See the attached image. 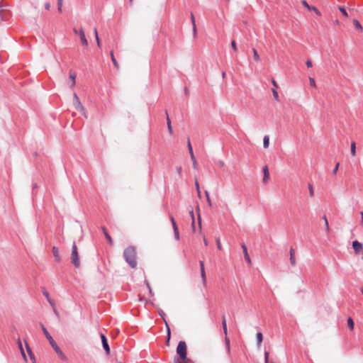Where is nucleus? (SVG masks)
I'll return each mask as SVG.
<instances>
[{"mask_svg": "<svg viewBox=\"0 0 363 363\" xmlns=\"http://www.w3.org/2000/svg\"><path fill=\"white\" fill-rule=\"evenodd\" d=\"M123 257L130 268L136 269L138 265L137 253L134 246L130 245L124 250Z\"/></svg>", "mask_w": 363, "mask_h": 363, "instance_id": "obj_1", "label": "nucleus"}, {"mask_svg": "<svg viewBox=\"0 0 363 363\" xmlns=\"http://www.w3.org/2000/svg\"><path fill=\"white\" fill-rule=\"evenodd\" d=\"M41 328H42V330H43L45 336L49 341L50 345H51L52 349L55 350V352L57 354L58 357L61 359L66 361L67 357L62 352V351L60 350V348L58 347V345H57L55 341L53 340L52 337L50 335V334L48 333V330L45 328V327L43 324H41Z\"/></svg>", "mask_w": 363, "mask_h": 363, "instance_id": "obj_2", "label": "nucleus"}, {"mask_svg": "<svg viewBox=\"0 0 363 363\" xmlns=\"http://www.w3.org/2000/svg\"><path fill=\"white\" fill-rule=\"evenodd\" d=\"M71 262L75 268L80 267L79 255L76 242H74L72 246Z\"/></svg>", "mask_w": 363, "mask_h": 363, "instance_id": "obj_3", "label": "nucleus"}, {"mask_svg": "<svg viewBox=\"0 0 363 363\" xmlns=\"http://www.w3.org/2000/svg\"><path fill=\"white\" fill-rule=\"evenodd\" d=\"M186 342L184 341H180L177 347V353L182 361L186 359Z\"/></svg>", "mask_w": 363, "mask_h": 363, "instance_id": "obj_4", "label": "nucleus"}, {"mask_svg": "<svg viewBox=\"0 0 363 363\" xmlns=\"http://www.w3.org/2000/svg\"><path fill=\"white\" fill-rule=\"evenodd\" d=\"M222 326H223V332H224V333L225 335V345L227 352L229 354L230 352V340L227 337L228 329H227V323H226V319H225V315H223V317H222Z\"/></svg>", "mask_w": 363, "mask_h": 363, "instance_id": "obj_5", "label": "nucleus"}, {"mask_svg": "<svg viewBox=\"0 0 363 363\" xmlns=\"http://www.w3.org/2000/svg\"><path fill=\"white\" fill-rule=\"evenodd\" d=\"M73 104H74V108L78 110V111H84V106H82L77 94L76 93L74 94V101H73Z\"/></svg>", "mask_w": 363, "mask_h": 363, "instance_id": "obj_6", "label": "nucleus"}, {"mask_svg": "<svg viewBox=\"0 0 363 363\" xmlns=\"http://www.w3.org/2000/svg\"><path fill=\"white\" fill-rule=\"evenodd\" d=\"M100 336H101V342H102L103 348L106 351V353L107 354H109V353H110V347H109V345H108V343L107 338L105 336V335H104L102 333L101 334Z\"/></svg>", "mask_w": 363, "mask_h": 363, "instance_id": "obj_7", "label": "nucleus"}, {"mask_svg": "<svg viewBox=\"0 0 363 363\" xmlns=\"http://www.w3.org/2000/svg\"><path fill=\"white\" fill-rule=\"evenodd\" d=\"M301 4L308 11H313L318 16L321 15L320 12L316 7L309 6V4L307 3V1L306 0H301Z\"/></svg>", "mask_w": 363, "mask_h": 363, "instance_id": "obj_8", "label": "nucleus"}, {"mask_svg": "<svg viewBox=\"0 0 363 363\" xmlns=\"http://www.w3.org/2000/svg\"><path fill=\"white\" fill-rule=\"evenodd\" d=\"M79 35L82 44L84 46L87 47L88 46V40L86 38L85 33H84V30H83V28H80L79 30Z\"/></svg>", "mask_w": 363, "mask_h": 363, "instance_id": "obj_9", "label": "nucleus"}, {"mask_svg": "<svg viewBox=\"0 0 363 363\" xmlns=\"http://www.w3.org/2000/svg\"><path fill=\"white\" fill-rule=\"evenodd\" d=\"M187 145H188V149H189V154H190V156H191V160L193 162V166H194V167H196V160L195 156L194 155L192 147H191V142H190L189 139H188Z\"/></svg>", "mask_w": 363, "mask_h": 363, "instance_id": "obj_10", "label": "nucleus"}, {"mask_svg": "<svg viewBox=\"0 0 363 363\" xmlns=\"http://www.w3.org/2000/svg\"><path fill=\"white\" fill-rule=\"evenodd\" d=\"M241 247H242V251H243V254H244V257H245V261L248 263V264H251V259H250V257L248 255V252H247V247L246 246V245L245 243H242L241 244Z\"/></svg>", "mask_w": 363, "mask_h": 363, "instance_id": "obj_11", "label": "nucleus"}, {"mask_svg": "<svg viewBox=\"0 0 363 363\" xmlns=\"http://www.w3.org/2000/svg\"><path fill=\"white\" fill-rule=\"evenodd\" d=\"M352 247L356 254L359 253L362 250V244L357 240L352 242Z\"/></svg>", "mask_w": 363, "mask_h": 363, "instance_id": "obj_12", "label": "nucleus"}, {"mask_svg": "<svg viewBox=\"0 0 363 363\" xmlns=\"http://www.w3.org/2000/svg\"><path fill=\"white\" fill-rule=\"evenodd\" d=\"M52 254H53L55 261L57 262H60L62 259H61V257L59 253L58 247H57L55 246L52 247Z\"/></svg>", "mask_w": 363, "mask_h": 363, "instance_id": "obj_13", "label": "nucleus"}, {"mask_svg": "<svg viewBox=\"0 0 363 363\" xmlns=\"http://www.w3.org/2000/svg\"><path fill=\"white\" fill-rule=\"evenodd\" d=\"M199 265H200V269H201V276L202 280L204 283L206 281V275L203 262L201 260L199 261Z\"/></svg>", "mask_w": 363, "mask_h": 363, "instance_id": "obj_14", "label": "nucleus"}, {"mask_svg": "<svg viewBox=\"0 0 363 363\" xmlns=\"http://www.w3.org/2000/svg\"><path fill=\"white\" fill-rule=\"evenodd\" d=\"M157 312H158V314L160 315V316L164 320V323H165V325L167 328V333H168V336L169 337L170 336V330H169V328L168 327V325H167V321L165 320V317H166V314L160 308H158L157 309Z\"/></svg>", "mask_w": 363, "mask_h": 363, "instance_id": "obj_15", "label": "nucleus"}, {"mask_svg": "<svg viewBox=\"0 0 363 363\" xmlns=\"http://www.w3.org/2000/svg\"><path fill=\"white\" fill-rule=\"evenodd\" d=\"M101 230H102V231L104 234V236L106 238L108 242L109 243V245H113V240H112L111 237L110 236V235L108 234V233L107 232L106 228L103 226V227H101Z\"/></svg>", "mask_w": 363, "mask_h": 363, "instance_id": "obj_16", "label": "nucleus"}, {"mask_svg": "<svg viewBox=\"0 0 363 363\" xmlns=\"http://www.w3.org/2000/svg\"><path fill=\"white\" fill-rule=\"evenodd\" d=\"M46 298H47L48 301L50 304V306L52 307V309H53V311H54L55 314L57 316H58L59 313H58L57 310L55 308L54 300L52 298L51 296H46Z\"/></svg>", "mask_w": 363, "mask_h": 363, "instance_id": "obj_17", "label": "nucleus"}, {"mask_svg": "<svg viewBox=\"0 0 363 363\" xmlns=\"http://www.w3.org/2000/svg\"><path fill=\"white\" fill-rule=\"evenodd\" d=\"M191 21L192 26H193L192 30H193L194 38H196V33H197V30H196V22H195V18L192 13H191Z\"/></svg>", "mask_w": 363, "mask_h": 363, "instance_id": "obj_18", "label": "nucleus"}, {"mask_svg": "<svg viewBox=\"0 0 363 363\" xmlns=\"http://www.w3.org/2000/svg\"><path fill=\"white\" fill-rule=\"evenodd\" d=\"M26 350H27L28 354V355L30 357V359H31L32 362L33 363H36V359H35V355L33 353L31 349L30 348V347L28 346V344H26Z\"/></svg>", "mask_w": 363, "mask_h": 363, "instance_id": "obj_19", "label": "nucleus"}, {"mask_svg": "<svg viewBox=\"0 0 363 363\" xmlns=\"http://www.w3.org/2000/svg\"><path fill=\"white\" fill-rule=\"evenodd\" d=\"M165 113L167 115V123L168 130H169L170 134H172L173 133V130H172V125H171V121L169 119L167 111H165Z\"/></svg>", "mask_w": 363, "mask_h": 363, "instance_id": "obj_20", "label": "nucleus"}, {"mask_svg": "<svg viewBox=\"0 0 363 363\" xmlns=\"http://www.w3.org/2000/svg\"><path fill=\"white\" fill-rule=\"evenodd\" d=\"M110 55H111V61H112L115 68L118 69L119 68V65H118L117 60H116V58L114 57V54H113V51H111Z\"/></svg>", "mask_w": 363, "mask_h": 363, "instance_id": "obj_21", "label": "nucleus"}, {"mask_svg": "<svg viewBox=\"0 0 363 363\" xmlns=\"http://www.w3.org/2000/svg\"><path fill=\"white\" fill-rule=\"evenodd\" d=\"M76 73L73 71H69V79L72 81V86L75 85Z\"/></svg>", "mask_w": 363, "mask_h": 363, "instance_id": "obj_22", "label": "nucleus"}, {"mask_svg": "<svg viewBox=\"0 0 363 363\" xmlns=\"http://www.w3.org/2000/svg\"><path fill=\"white\" fill-rule=\"evenodd\" d=\"M323 220H324L325 231L327 233H329L330 227H329V223H328V219H327V217L325 215H324L323 216Z\"/></svg>", "mask_w": 363, "mask_h": 363, "instance_id": "obj_23", "label": "nucleus"}, {"mask_svg": "<svg viewBox=\"0 0 363 363\" xmlns=\"http://www.w3.org/2000/svg\"><path fill=\"white\" fill-rule=\"evenodd\" d=\"M252 53H253L254 60L257 62H260L261 61L260 57L255 48L252 49Z\"/></svg>", "mask_w": 363, "mask_h": 363, "instance_id": "obj_24", "label": "nucleus"}, {"mask_svg": "<svg viewBox=\"0 0 363 363\" xmlns=\"http://www.w3.org/2000/svg\"><path fill=\"white\" fill-rule=\"evenodd\" d=\"M347 326L350 328V330H352L354 329V323L351 317H349L347 318Z\"/></svg>", "mask_w": 363, "mask_h": 363, "instance_id": "obj_25", "label": "nucleus"}, {"mask_svg": "<svg viewBox=\"0 0 363 363\" xmlns=\"http://www.w3.org/2000/svg\"><path fill=\"white\" fill-rule=\"evenodd\" d=\"M269 144V135H265L263 138V147L264 148H267Z\"/></svg>", "mask_w": 363, "mask_h": 363, "instance_id": "obj_26", "label": "nucleus"}, {"mask_svg": "<svg viewBox=\"0 0 363 363\" xmlns=\"http://www.w3.org/2000/svg\"><path fill=\"white\" fill-rule=\"evenodd\" d=\"M169 219H170V220L172 222L173 230H178L177 225L176 221H175V220H174V218L172 215L169 216Z\"/></svg>", "mask_w": 363, "mask_h": 363, "instance_id": "obj_27", "label": "nucleus"}, {"mask_svg": "<svg viewBox=\"0 0 363 363\" xmlns=\"http://www.w3.org/2000/svg\"><path fill=\"white\" fill-rule=\"evenodd\" d=\"M262 339H263V336H262V333L259 332L257 333V345H260L262 342Z\"/></svg>", "mask_w": 363, "mask_h": 363, "instance_id": "obj_28", "label": "nucleus"}, {"mask_svg": "<svg viewBox=\"0 0 363 363\" xmlns=\"http://www.w3.org/2000/svg\"><path fill=\"white\" fill-rule=\"evenodd\" d=\"M351 155L352 156L356 155V143H355V142H352L351 143Z\"/></svg>", "mask_w": 363, "mask_h": 363, "instance_id": "obj_29", "label": "nucleus"}, {"mask_svg": "<svg viewBox=\"0 0 363 363\" xmlns=\"http://www.w3.org/2000/svg\"><path fill=\"white\" fill-rule=\"evenodd\" d=\"M308 190H309V194H310V196L311 197H313L314 196V190H313V185L311 184H308Z\"/></svg>", "mask_w": 363, "mask_h": 363, "instance_id": "obj_30", "label": "nucleus"}, {"mask_svg": "<svg viewBox=\"0 0 363 363\" xmlns=\"http://www.w3.org/2000/svg\"><path fill=\"white\" fill-rule=\"evenodd\" d=\"M205 195H206V201H207L208 206H212V203H211V199H210V196H209V193H208V191H205Z\"/></svg>", "mask_w": 363, "mask_h": 363, "instance_id": "obj_31", "label": "nucleus"}, {"mask_svg": "<svg viewBox=\"0 0 363 363\" xmlns=\"http://www.w3.org/2000/svg\"><path fill=\"white\" fill-rule=\"evenodd\" d=\"M338 9H339L340 11L342 13L343 16H345V17L348 16L347 12L343 6H340L338 7Z\"/></svg>", "mask_w": 363, "mask_h": 363, "instance_id": "obj_32", "label": "nucleus"}, {"mask_svg": "<svg viewBox=\"0 0 363 363\" xmlns=\"http://www.w3.org/2000/svg\"><path fill=\"white\" fill-rule=\"evenodd\" d=\"M353 23H354V26H355V28L357 29H359V30H362V27L360 23L359 22V21L354 20L353 21Z\"/></svg>", "mask_w": 363, "mask_h": 363, "instance_id": "obj_33", "label": "nucleus"}, {"mask_svg": "<svg viewBox=\"0 0 363 363\" xmlns=\"http://www.w3.org/2000/svg\"><path fill=\"white\" fill-rule=\"evenodd\" d=\"M63 0H57V10L60 13H62Z\"/></svg>", "mask_w": 363, "mask_h": 363, "instance_id": "obj_34", "label": "nucleus"}, {"mask_svg": "<svg viewBox=\"0 0 363 363\" xmlns=\"http://www.w3.org/2000/svg\"><path fill=\"white\" fill-rule=\"evenodd\" d=\"M138 301L140 302H145V303H150L152 304V303L150 301L147 300L144 296H139Z\"/></svg>", "mask_w": 363, "mask_h": 363, "instance_id": "obj_35", "label": "nucleus"}, {"mask_svg": "<svg viewBox=\"0 0 363 363\" xmlns=\"http://www.w3.org/2000/svg\"><path fill=\"white\" fill-rule=\"evenodd\" d=\"M290 263L292 266L296 265V262L295 255L290 256Z\"/></svg>", "mask_w": 363, "mask_h": 363, "instance_id": "obj_36", "label": "nucleus"}, {"mask_svg": "<svg viewBox=\"0 0 363 363\" xmlns=\"http://www.w3.org/2000/svg\"><path fill=\"white\" fill-rule=\"evenodd\" d=\"M272 93H273V96H274V99L277 101H279L278 92L277 91V90L275 89H272Z\"/></svg>", "mask_w": 363, "mask_h": 363, "instance_id": "obj_37", "label": "nucleus"}, {"mask_svg": "<svg viewBox=\"0 0 363 363\" xmlns=\"http://www.w3.org/2000/svg\"><path fill=\"white\" fill-rule=\"evenodd\" d=\"M190 214L191 216V218H192V228L194 230L195 229V221H194V211L193 210L190 211Z\"/></svg>", "mask_w": 363, "mask_h": 363, "instance_id": "obj_38", "label": "nucleus"}, {"mask_svg": "<svg viewBox=\"0 0 363 363\" xmlns=\"http://www.w3.org/2000/svg\"><path fill=\"white\" fill-rule=\"evenodd\" d=\"M309 82H310V85L311 86H313V87H315L316 86L315 81V79L313 77H309Z\"/></svg>", "mask_w": 363, "mask_h": 363, "instance_id": "obj_39", "label": "nucleus"}, {"mask_svg": "<svg viewBox=\"0 0 363 363\" xmlns=\"http://www.w3.org/2000/svg\"><path fill=\"white\" fill-rule=\"evenodd\" d=\"M231 47H232V48L233 49L234 51L236 52L238 50L236 42L235 40H232V42H231Z\"/></svg>", "mask_w": 363, "mask_h": 363, "instance_id": "obj_40", "label": "nucleus"}, {"mask_svg": "<svg viewBox=\"0 0 363 363\" xmlns=\"http://www.w3.org/2000/svg\"><path fill=\"white\" fill-rule=\"evenodd\" d=\"M195 186H196V189L197 193H198L199 196H200L201 195V191H200L199 184V182H198L197 180H196Z\"/></svg>", "mask_w": 363, "mask_h": 363, "instance_id": "obj_41", "label": "nucleus"}, {"mask_svg": "<svg viewBox=\"0 0 363 363\" xmlns=\"http://www.w3.org/2000/svg\"><path fill=\"white\" fill-rule=\"evenodd\" d=\"M174 238H175L177 240H179V230H174Z\"/></svg>", "mask_w": 363, "mask_h": 363, "instance_id": "obj_42", "label": "nucleus"}, {"mask_svg": "<svg viewBox=\"0 0 363 363\" xmlns=\"http://www.w3.org/2000/svg\"><path fill=\"white\" fill-rule=\"evenodd\" d=\"M19 349L21 350V353L22 357H23V359L25 360H26V356L25 352H24V350L23 349V346L19 347Z\"/></svg>", "mask_w": 363, "mask_h": 363, "instance_id": "obj_43", "label": "nucleus"}, {"mask_svg": "<svg viewBox=\"0 0 363 363\" xmlns=\"http://www.w3.org/2000/svg\"><path fill=\"white\" fill-rule=\"evenodd\" d=\"M264 363H269V352H264Z\"/></svg>", "mask_w": 363, "mask_h": 363, "instance_id": "obj_44", "label": "nucleus"}, {"mask_svg": "<svg viewBox=\"0 0 363 363\" xmlns=\"http://www.w3.org/2000/svg\"><path fill=\"white\" fill-rule=\"evenodd\" d=\"M269 177V174H265L263 177V182L267 183Z\"/></svg>", "mask_w": 363, "mask_h": 363, "instance_id": "obj_45", "label": "nucleus"}, {"mask_svg": "<svg viewBox=\"0 0 363 363\" xmlns=\"http://www.w3.org/2000/svg\"><path fill=\"white\" fill-rule=\"evenodd\" d=\"M338 168H339V163L337 162V163L336 164V165H335V168H334L333 171V174H337V171H338Z\"/></svg>", "mask_w": 363, "mask_h": 363, "instance_id": "obj_46", "label": "nucleus"}, {"mask_svg": "<svg viewBox=\"0 0 363 363\" xmlns=\"http://www.w3.org/2000/svg\"><path fill=\"white\" fill-rule=\"evenodd\" d=\"M216 245H217V247L218 248V250H222V246H221V244H220V239H217L216 240Z\"/></svg>", "mask_w": 363, "mask_h": 363, "instance_id": "obj_47", "label": "nucleus"}, {"mask_svg": "<svg viewBox=\"0 0 363 363\" xmlns=\"http://www.w3.org/2000/svg\"><path fill=\"white\" fill-rule=\"evenodd\" d=\"M263 173H264V174H269V169H268V167H267V166H264V167H263Z\"/></svg>", "mask_w": 363, "mask_h": 363, "instance_id": "obj_48", "label": "nucleus"}, {"mask_svg": "<svg viewBox=\"0 0 363 363\" xmlns=\"http://www.w3.org/2000/svg\"><path fill=\"white\" fill-rule=\"evenodd\" d=\"M272 84H273V86L274 87V89H276L277 88H278L277 83V82L274 79H272Z\"/></svg>", "mask_w": 363, "mask_h": 363, "instance_id": "obj_49", "label": "nucleus"}, {"mask_svg": "<svg viewBox=\"0 0 363 363\" xmlns=\"http://www.w3.org/2000/svg\"><path fill=\"white\" fill-rule=\"evenodd\" d=\"M45 9L46 10H50V2H46L45 4Z\"/></svg>", "mask_w": 363, "mask_h": 363, "instance_id": "obj_50", "label": "nucleus"}, {"mask_svg": "<svg viewBox=\"0 0 363 363\" xmlns=\"http://www.w3.org/2000/svg\"><path fill=\"white\" fill-rule=\"evenodd\" d=\"M182 167H177V173H178L179 175H181V174H182Z\"/></svg>", "mask_w": 363, "mask_h": 363, "instance_id": "obj_51", "label": "nucleus"}, {"mask_svg": "<svg viewBox=\"0 0 363 363\" xmlns=\"http://www.w3.org/2000/svg\"><path fill=\"white\" fill-rule=\"evenodd\" d=\"M312 65H312V62H311V60H308V61L306 62V66H307L308 67H312Z\"/></svg>", "mask_w": 363, "mask_h": 363, "instance_id": "obj_52", "label": "nucleus"}, {"mask_svg": "<svg viewBox=\"0 0 363 363\" xmlns=\"http://www.w3.org/2000/svg\"><path fill=\"white\" fill-rule=\"evenodd\" d=\"M96 43H97V45L98 47H101V41H100V39L99 37L96 38Z\"/></svg>", "mask_w": 363, "mask_h": 363, "instance_id": "obj_53", "label": "nucleus"}, {"mask_svg": "<svg viewBox=\"0 0 363 363\" xmlns=\"http://www.w3.org/2000/svg\"><path fill=\"white\" fill-rule=\"evenodd\" d=\"M289 254H290V256L295 255L294 250L293 249V247H291Z\"/></svg>", "mask_w": 363, "mask_h": 363, "instance_id": "obj_54", "label": "nucleus"}, {"mask_svg": "<svg viewBox=\"0 0 363 363\" xmlns=\"http://www.w3.org/2000/svg\"><path fill=\"white\" fill-rule=\"evenodd\" d=\"M361 216V225L363 227V211L360 212Z\"/></svg>", "mask_w": 363, "mask_h": 363, "instance_id": "obj_55", "label": "nucleus"}, {"mask_svg": "<svg viewBox=\"0 0 363 363\" xmlns=\"http://www.w3.org/2000/svg\"><path fill=\"white\" fill-rule=\"evenodd\" d=\"M218 164H219V166H220V167H223V166L225 165L224 162H223V161H222V160L218 161Z\"/></svg>", "mask_w": 363, "mask_h": 363, "instance_id": "obj_56", "label": "nucleus"}, {"mask_svg": "<svg viewBox=\"0 0 363 363\" xmlns=\"http://www.w3.org/2000/svg\"><path fill=\"white\" fill-rule=\"evenodd\" d=\"M94 32L95 38L99 37L98 31H97V29L96 28L94 29Z\"/></svg>", "mask_w": 363, "mask_h": 363, "instance_id": "obj_57", "label": "nucleus"}, {"mask_svg": "<svg viewBox=\"0 0 363 363\" xmlns=\"http://www.w3.org/2000/svg\"><path fill=\"white\" fill-rule=\"evenodd\" d=\"M73 32L75 35H79V30L77 28H73Z\"/></svg>", "mask_w": 363, "mask_h": 363, "instance_id": "obj_58", "label": "nucleus"}, {"mask_svg": "<svg viewBox=\"0 0 363 363\" xmlns=\"http://www.w3.org/2000/svg\"><path fill=\"white\" fill-rule=\"evenodd\" d=\"M147 288H148V289H149V293H150V294H152V289H151V288H150V284H149L148 283H147Z\"/></svg>", "mask_w": 363, "mask_h": 363, "instance_id": "obj_59", "label": "nucleus"}, {"mask_svg": "<svg viewBox=\"0 0 363 363\" xmlns=\"http://www.w3.org/2000/svg\"><path fill=\"white\" fill-rule=\"evenodd\" d=\"M203 242H204L205 246L208 245V242L205 237L203 238Z\"/></svg>", "mask_w": 363, "mask_h": 363, "instance_id": "obj_60", "label": "nucleus"}, {"mask_svg": "<svg viewBox=\"0 0 363 363\" xmlns=\"http://www.w3.org/2000/svg\"><path fill=\"white\" fill-rule=\"evenodd\" d=\"M18 347L22 346V343H21V340L19 338L18 340Z\"/></svg>", "mask_w": 363, "mask_h": 363, "instance_id": "obj_61", "label": "nucleus"}, {"mask_svg": "<svg viewBox=\"0 0 363 363\" xmlns=\"http://www.w3.org/2000/svg\"><path fill=\"white\" fill-rule=\"evenodd\" d=\"M43 295L46 296V295H49V294L46 291H43Z\"/></svg>", "mask_w": 363, "mask_h": 363, "instance_id": "obj_62", "label": "nucleus"}, {"mask_svg": "<svg viewBox=\"0 0 363 363\" xmlns=\"http://www.w3.org/2000/svg\"><path fill=\"white\" fill-rule=\"evenodd\" d=\"M199 225L201 226V218H200L199 216Z\"/></svg>", "mask_w": 363, "mask_h": 363, "instance_id": "obj_63", "label": "nucleus"}, {"mask_svg": "<svg viewBox=\"0 0 363 363\" xmlns=\"http://www.w3.org/2000/svg\"><path fill=\"white\" fill-rule=\"evenodd\" d=\"M362 293L363 294V287L361 289Z\"/></svg>", "mask_w": 363, "mask_h": 363, "instance_id": "obj_64", "label": "nucleus"}]
</instances>
